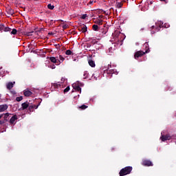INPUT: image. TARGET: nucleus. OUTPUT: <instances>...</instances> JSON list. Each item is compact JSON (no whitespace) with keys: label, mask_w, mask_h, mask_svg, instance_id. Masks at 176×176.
I'll return each mask as SVG.
<instances>
[{"label":"nucleus","mask_w":176,"mask_h":176,"mask_svg":"<svg viewBox=\"0 0 176 176\" xmlns=\"http://www.w3.org/2000/svg\"><path fill=\"white\" fill-rule=\"evenodd\" d=\"M131 171H133V167L126 166L125 168L120 170L119 174H120V176L127 175L128 174H130Z\"/></svg>","instance_id":"obj_1"},{"label":"nucleus","mask_w":176,"mask_h":176,"mask_svg":"<svg viewBox=\"0 0 176 176\" xmlns=\"http://www.w3.org/2000/svg\"><path fill=\"white\" fill-rule=\"evenodd\" d=\"M50 60L54 64H56V65H60V64H61V62L58 60V57L56 58L52 56L50 58Z\"/></svg>","instance_id":"obj_2"},{"label":"nucleus","mask_w":176,"mask_h":176,"mask_svg":"<svg viewBox=\"0 0 176 176\" xmlns=\"http://www.w3.org/2000/svg\"><path fill=\"white\" fill-rule=\"evenodd\" d=\"M146 52H144L143 51H139L135 52V60H137V58H139V57H142V56H144V54H145Z\"/></svg>","instance_id":"obj_3"},{"label":"nucleus","mask_w":176,"mask_h":176,"mask_svg":"<svg viewBox=\"0 0 176 176\" xmlns=\"http://www.w3.org/2000/svg\"><path fill=\"white\" fill-rule=\"evenodd\" d=\"M143 166H147L148 167L151 166H153V164H152V162L149 160H145L142 162Z\"/></svg>","instance_id":"obj_4"},{"label":"nucleus","mask_w":176,"mask_h":176,"mask_svg":"<svg viewBox=\"0 0 176 176\" xmlns=\"http://www.w3.org/2000/svg\"><path fill=\"white\" fill-rule=\"evenodd\" d=\"M160 139L162 140V141L164 142V141H168L170 140H171V136L168 135H162V137L160 138Z\"/></svg>","instance_id":"obj_5"},{"label":"nucleus","mask_w":176,"mask_h":176,"mask_svg":"<svg viewBox=\"0 0 176 176\" xmlns=\"http://www.w3.org/2000/svg\"><path fill=\"white\" fill-rule=\"evenodd\" d=\"M78 30L81 31L82 32H87V26L85 25H81L79 28Z\"/></svg>","instance_id":"obj_6"},{"label":"nucleus","mask_w":176,"mask_h":176,"mask_svg":"<svg viewBox=\"0 0 176 176\" xmlns=\"http://www.w3.org/2000/svg\"><path fill=\"white\" fill-rule=\"evenodd\" d=\"M73 88H74V90H76V91H78L79 93H82V88H80V87H79V86L77 85L76 84H73Z\"/></svg>","instance_id":"obj_7"},{"label":"nucleus","mask_w":176,"mask_h":176,"mask_svg":"<svg viewBox=\"0 0 176 176\" xmlns=\"http://www.w3.org/2000/svg\"><path fill=\"white\" fill-rule=\"evenodd\" d=\"M151 28H152V30H155H155H151V34H155V32H158V31H160V26H159V27H157V26H155V25H153L152 27H151Z\"/></svg>","instance_id":"obj_8"},{"label":"nucleus","mask_w":176,"mask_h":176,"mask_svg":"<svg viewBox=\"0 0 176 176\" xmlns=\"http://www.w3.org/2000/svg\"><path fill=\"white\" fill-rule=\"evenodd\" d=\"M23 94L25 97H30V96L32 95V92L28 89H26L24 91Z\"/></svg>","instance_id":"obj_9"},{"label":"nucleus","mask_w":176,"mask_h":176,"mask_svg":"<svg viewBox=\"0 0 176 176\" xmlns=\"http://www.w3.org/2000/svg\"><path fill=\"white\" fill-rule=\"evenodd\" d=\"M8 109L7 104H1L0 105V112H5Z\"/></svg>","instance_id":"obj_10"},{"label":"nucleus","mask_w":176,"mask_h":176,"mask_svg":"<svg viewBox=\"0 0 176 176\" xmlns=\"http://www.w3.org/2000/svg\"><path fill=\"white\" fill-rule=\"evenodd\" d=\"M16 120H17V115H14L10 118V124H13V123H14Z\"/></svg>","instance_id":"obj_11"},{"label":"nucleus","mask_w":176,"mask_h":176,"mask_svg":"<svg viewBox=\"0 0 176 176\" xmlns=\"http://www.w3.org/2000/svg\"><path fill=\"white\" fill-rule=\"evenodd\" d=\"M14 83H15L14 82H8L7 84V89H8V90H11L12 88L13 87V85H14Z\"/></svg>","instance_id":"obj_12"},{"label":"nucleus","mask_w":176,"mask_h":176,"mask_svg":"<svg viewBox=\"0 0 176 176\" xmlns=\"http://www.w3.org/2000/svg\"><path fill=\"white\" fill-rule=\"evenodd\" d=\"M88 63L90 67H91L92 68H94V67H96V63H94V60H89Z\"/></svg>","instance_id":"obj_13"},{"label":"nucleus","mask_w":176,"mask_h":176,"mask_svg":"<svg viewBox=\"0 0 176 176\" xmlns=\"http://www.w3.org/2000/svg\"><path fill=\"white\" fill-rule=\"evenodd\" d=\"M144 47L147 49L145 52V53H149V44H148V43H145L144 44Z\"/></svg>","instance_id":"obj_14"},{"label":"nucleus","mask_w":176,"mask_h":176,"mask_svg":"<svg viewBox=\"0 0 176 176\" xmlns=\"http://www.w3.org/2000/svg\"><path fill=\"white\" fill-rule=\"evenodd\" d=\"M7 13L8 14H10V16H12V14H14V11L12 9H8Z\"/></svg>","instance_id":"obj_15"},{"label":"nucleus","mask_w":176,"mask_h":176,"mask_svg":"<svg viewBox=\"0 0 176 176\" xmlns=\"http://www.w3.org/2000/svg\"><path fill=\"white\" fill-rule=\"evenodd\" d=\"M3 31H4V32H10V31H12V28L4 26Z\"/></svg>","instance_id":"obj_16"},{"label":"nucleus","mask_w":176,"mask_h":176,"mask_svg":"<svg viewBox=\"0 0 176 176\" xmlns=\"http://www.w3.org/2000/svg\"><path fill=\"white\" fill-rule=\"evenodd\" d=\"M21 105H22L23 109H27L29 104L27 102H24V103H22Z\"/></svg>","instance_id":"obj_17"},{"label":"nucleus","mask_w":176,"mask_h":176,"mask_svg":"<svg viewBox=\"0 0 176 176\" xmlns=\"http://www.w3.org/2000/svg\"><path fill=\"white\" fill-rule=\"evenodd\" d=\"M112 53H113V49H112V47H111L108 50V54H109L111 56V55H112Z\"/></svg>","instance_id":"obj_18"},{"label":"nucleus","mask_w":176,"mask_h":176,"mask_svg":"<svg viewBox=\"0 0 176 176\" xmlns=\"http://www.w3.org/2000/svg\"><path fill=\"white\" fill-rule=\"evenodd\" d=\"M122 6H123V4L122 3H116V7L118 8V9H120V8H122Z\"/></svg>","instance_id":"obj_19"},{"label":"nucleus","mask_w":176,"mask_h":176,"mask_svg":"<svg viewBox=\"0 0 176 176\" xmlns=\"http://www.w3.org/2000/svg\"><path fill=\"white\" fill-rule=\"evenodd\" d=\"M47 8L48 9H50V10H53V9H54V6L52 5V4H48L47 5Z\"/></svg>","instance_id":"obj_20"},{"label":"nucleus","mask_w":176,"mask_h":176,"mask_svg":"<svg viewBox=\"0 0 176 176\" xmlns=\"http://www.w3.org/2000/svg\"><path fill=\"white\" fill-rule=\"evenodd\" d=\"M17 34V30L16 29H12L11 32V35H16Z\"/></svg>","instance_id":"obj_21"},{"label":"nucleus","mask_w":176,"mask_h":176,"mask_svg":"<svg viewBox=\"0 0 176 176\" xmlns=\"http://www.w3.org/2000/svg\"><path fill=\"white\" fill-rule=\"evenodd\" d=\"M65 54H67V56H71V54H72V51L68 50L65 52Z\"/></svg>","instance_id":"obj_22"},{"label":"nucleus","mask_w":176,"mask_h":176,"mask_svg":"<svg viewBox=\"0 0 176 176\" xmlns=\"http://www.w3.org/2000/svg\"><path fill=\"white\" fill-rule=\"evenodd\" d=\"M92 28L94 31H97V30H98V25H93Z\"/></svg>","instance_id":"obj_23"},{"label":"nucleus","mask_w":176,"mask_h":176,"mask_svg":"<svg viewBox=\"0 0 176 176\" xmlns=\"http://www.w3.org/2000/svg\"><path fill=\"white\" fill-rule=\"evenodd\" d=\"M89 76V73L87 72V71L84 72V79H86V78H87V76Z\"/></svg>","instance_id":"obj_24"},{"label":"nucleus","mask_w":176,"mask_h":176,"mask_svg":"<svg viewBox=\"0 0 176 176\" xmlns=\"http://www.w3.org/2000/svg\"><path fill=\"white\" fill-rule=\"evenodd\" d=\"M22 100H23V96L16 98V101H17L18 102H20V101H21Z\"/></svg>","instance_id":"obj_25"},{"label":"nucleus","mask_w":176,"mask_h":176,"mask_svg":"<svg viewBox=\"0 0 176 176\" xmlns=\"http://www.w3.org/2000/svg\"><path fill=\"white\" fill-rule=\"evenodd\" d=\"M58 58H59V59H58L59 61H60V62H61V61L63 62V61H64V60H65V58H63V56H61V55L59 56Z\"/></svg>","instance_id":"obj_26"},{"label":"nucleus","mask_w":176,"mask_h":176,"mask_svg":"<svg viewBox=\"0 0 176 176\" xmlns=\"http://www.w3.org/2000/svg\"><path fill=\"white\" fill-rule=\"evenodd\" d=\"M4 28H5V25L0 24V31H3Z\"/></svg>","instance_id":"obj_27"},{"label":"nucleus","mask_w":176,"mask_h":176,"mask_svg":"<svg viewBox=\"0 0 176 176\" xmlns=\"http://www.w3.org/2000/svg\"><path fill=\"white\" fill-rule=\"evenodd\" d=\"M86 108H87V106H86L85 104H82L80 107V109H86Z\"/></svg>","instance_id":"obj_28"},{"label":"nucleus","mask_w":176,"mask_h":176,"mask_svg":"<svg viewBox=\"0 0 176 176\" xmlns=\"http://www.w3.org/2000/svg\"><path fill=\"white\" fill-rule=\"evenodd\" d=\"M29 111H32V109H34V105H28Z\"/></svg>","instance_id":"obj_29"},{"label":"nucleus","mask_w":176,"mask_h":176,"mask_svg":"<svg viewBox=\"0 0 176 176\" xmlns=\"http://www.w3.org/2000/svg\"><path fill=\"white\" fill-rule=\"evenodd\" d=\"M68 91H69V87H67L64 89V93H68Z\"/></svg>","instance_id":"obj_30"},{"label":"nucleus","mask_w":176,"mask_h":176,"mask_svg":"<svg viewBox=\"0 0 176 176\" xmlns=\"http://www.w3.org/2000/svg\"><path fill=\"white\" fill-rule=\"evenodd\" d=\"M32 32H26V35L28 36H31V35H32Z\"/></svg>","instance_id":"obj_31"},{"label":"nucleus","mask_w":176,"mask_h":176,"mask_svg":"<svg viewBox=\"0 0 176 176\" xmlns=\"http://www.w3.org/2000/svg\"><path fill=\"white\" fill-rule=\"evenodd\" d=\"M115 72L113 69H110L109 72V74H115Z\"/></svg>","instance_id":"obj_32"},{"label":"nucleus","mask_w":176,"mask_h":176,"mask_svg":"<svg viewBox=\"0 0 176 176\" xmlns=\"http://www.w3.org/2000/svg\"><path fill=\"white\" fill-rule=\"evenodd\" d=\"M86 17H87V14H83V15L82 16V19L83 20H85V19H86Z\"/></svg>","instance_id":"obj_33"},{"label":"nucleus","mask_w":176,"mask_h":176,"mask_svg":"<svg viewBox=\"0 0 176 176\" xmlns=\"http://www.w3.org/2000/svg\"><path fill=\"white\" fill-rule=\"evenodd\" d=\"M9 116V113H7L4 116V119H8V117Z\"/></svg>","instance_id":"obj_34"},{"label":"nucleus","mask_w":176,"mask_h":176,"mask_svg":"<svg viewBox=\"0 0 176 176\" xmlns=\"http://www.w3.org/2000/svg\"><path fill=\"white\" fill-rule=\"evenodd\" d=\"M39 105H41V103H39L37 106L36 105H34V108H35V109H38V107H39Z\"/></svg>","instance_id":"obj_35"},{"label":"nucleus","mask_w":176,"mask_h":176,"mask_svg":"<svg viewBox=\"0 0 176 176\" xmlns=\"http://www.w3.org/2000/svg\"><path fill=\"white\" fill-rule=\"evenodd\" d=\"M50 68H52V69H54L56 68V65H52L50 67Z\"/></svg>","instance_id":"obj_36"},{"label":"nucleus","mask_w":176,"mask_h":176,"mask_svg":"<svg viewBox=\"0 0 176 176\" xmlns=\"http://www.w3.org/2000/svg\"><path fill=\"white\" fill-rule=\"evenodd\" d=\"M94 2H96V1H94V0H91L89 3V5H92L94 3Z\"/></svg>","instance_id":"obj_37"},{"label":"nucleus","mask_w":176,"mask_h":176,"mask_svg":"<svg viewBox=\"0 0 176 176\" xmlns=\"http://www.w3.org/2000/svg\"><path fill=\"white\" fill-rule=\"evenodd\" d=\"M3 116V114L0 115V119ZM2 123H3V122L0 121V124H2Z\"/></svg>","instance_id":"obj_38"},{"label":"nucleus","mask_w":176,"mask_h":176,"mask_svg":"<svg viewBox=\"0 0 176 176\" xmlns=\"http://www.w3.org/2000/svg\"><path fill=\"white\" fill-rule=\"evenodd\" d=\"M168 27H170L169 25H165V28H168Z\"/></svg>","instance_id":"obj_39"},{"label":"nucleus","mask_w":176,"mask_h":176,"mask_svg":"<svg viewBox=\"0 0 176 176\" xmlns=\"http://www.w3.org/2000/svg\"><path fill=\"white\" fill-rule=\"evenodd\" d=\"M63 28H67V25H64V26H63Z\"/></svg>","instance_id":"obj_40"},{"label":"nucleus","mask_w":176,"mask_h":176,"mask_svg":"<svg viewBox=\"0 0 176 176\" xmlns=\"http://www.w3.org/2000/svg\"><path fill=\"white\" fill-rule=\"evenodd\" d=\"M49 34H50V35H53V33L51 32V33H49Z\"/></svg>","instance_id":"obj_41"},{"label":"nucleus","mask_w":176,"mask_h":176,"mask_svg":"<svg viewBox=\"0 0 176 176\" xmlns=\"http://www.w3.org/2000/svg\"><path fill=\"white\" fill-rule=\"evenodd\" d=\"M150 3H151V5H152V3H153L152 1H151Z\"/></svg>","instance_id":"obj_42"},{"label":"nucleus","mask_w":176,"mask_h":176,"mask_svg":"<svg viewBox=\"0 0 176 176\" xmlns=\"http://www.w3.org/2000/svg\"><path fill=\"white\" fill-rule=\"evenodd\" d=\"M160 1H166V0H160Z\"/></svg>","instance_id":"obj_43"},{"label":"nucleus","mask_w":176,"mask_h":176,"mask_svg":"<svg viewBox=\"0 0 176 176\" xmlns=\"http://www.w3.org/2000/svg\"><path fill=\"white\" fill-rule=\"evenodd\" d=\"M0 98H1V94H0Z\"/></svg>","instance_id":"obj_44"},{"label":"nucleus","mask_w":176,"mask_h":176,"mask_svg":"<svg viewBox=\"0 0 176 176\" xmlns=\"http://www.w3.org/2000/svg\"><path fill=\"white\" fill-rule=\"evenodd\" d=\"M35 1H38V0H35Z\"/></svg>","instance_id":"obj_45"}]
</instances>
